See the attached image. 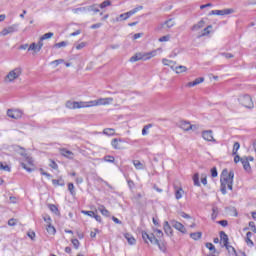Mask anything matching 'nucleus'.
I'll return each mask as SVG.
<instances>
[{
  "label": "nucleus",
  "instance_id": "nucleus-1",
  "mask_svg": "<svg viewBox=\"0 0 256 256\" xmlns=\"http://www.w3.org/2000/svg\"><path fill=\"white\" fill-rule=\"evenodd\" d=\"M235 178V172L231 170L224 169L220 176V183H221V193L222 195H227V188L230 191H233V179Z\"/></svg>",
  "mask_w": 256,
  "mask_h": 256
},
{
  "label": "nucleus",
  "instance_id": "nucleus-2",
  "mask_svg": "<svg viewBox=\"0 0 256 256\" xmlns=\"http://www.w3.org/2000/svg\"><path fill=\"white\" fill-rule=\"evenodd\" d=\"M156 56H157V50H154L145 54L138 53L130 58V63H137V61H147L149 59H152V57H156Z\"/></svg>",
  "mask_w": 256,
  "mask_h": 256
},
{
  "label": "nucleus",
  "instance_id": "nucleus-3",
  "mask_svg": "<svg viewBox=\"0 0 256 256\" xmlns=\"http://www.w3.org/2000/svg\"><path fill=\"white\" fill-rule=\"evenodd\" d=\"M22 74L23 69L21 67L14 68L7 74L5 81L7 83H13V81H15V79H19L20 75Z\"/></svg>",
  "mask_w": 256,
  "mask_h": 256
},
{
  "label": "nucleus",
  "instance_id": "nucleus-4",
  "mask_svg": "<svg viewBox=\"0 0 256 256\" xmlns=\"http://www.w3.org/2000/svg\"><path fill=\"white\" fill-rule=\"evenodd\" d=\"M111 103H113L112 97L100 98V99L88 102L86 107H99L101 105H111Z\"/></svg>",
  "mask_w": 256,
  "mask_h": 256
},
{
  "label": "nucleus",
  "instance_id": "nucleus-5",
  "mask_svg": "<svg viewBox=\"0 0 256 256\" xmlns=\"http://www.w3.org/2000/svg\"><path fill=\"white\" fill-rule=\"evenodd\" d=\"M238 101L240 105H242L243 107H246L247 109H253L254 107L253 99L251 98V96L247 94L239 96Z\"/></svg>",
  "mask_w": 256,
  "mask_h": 256
},
{
  "label": "nucleus",
  "instance_id": "nucleus-6",
  "mask_svg": "<svg viewBox=\"0 0 256 256\" xmlns=\"http://www.w3.org/2000/svg\"><path fill=\"white\" fill-rule=\"evenodd\" d=\"M17 31H19V24H13L11 26H8L7 28H4L0 32V35L2 37H5L6 35H11V33H17Z\"/></svg>",
  "mask_w": 256,
  "mask_h": 256
},
{
  "label": "nucleus",
  "instance_id": "nucleus-7",
  "mask_svg": "<svg viewBox=\"0 0 256 256\" xmlns=\"http://www.w3.org/2000/svg\"><path fill=\"white\" fill-rule=\"evenodd\" d=\"M220 239L223 242L224 247L227 249V251H229V249H232L233 253H237V251H235V248L229 245V236H227V234L224 231L220 232Z\"/></svg>",
  "mask_w": 256,
  "mask_h": 256
},
{
  "label": "nucleus",
  "instance_id": "nucleus-8",
  "mask_svg": "<svg viewBox=\"0 0 256 256\" xmlns=\"http://www.w3.org/2000/svg\"><path fill=\"white\" fill-rule=\"evenodd\" d=\"M65 106L67 109H83V107H87V105H85V102H76L71 100H68Z\"/></svg>",
  "mask_w": 256,
  "mask_h": 256
},
{
  "label": "nucleus",
  "instance_id": "nucleus-9",
  "mask_svg": "<svg viewBox=\"0 0 256 256\" xmlns=\"http://www.w3.org/2000/svg\"><path fill=\"white\" fill-rule=\"evenodd\" d=\"M27 165H29L30 167H28ZM21 167L28 171V173H32L33 168L31 167H33V158H31L30 156H25V162H21Z\"/></svg>",
  "mask_w": 256,
  "mask_h": 256
},
{
  "label": "nucleus",
  "instance_id": "nucleus-10",
  "mask_svg": "<svg viewBox=\"0 0 256 256\" xmlns=\"http://www.w3.org/2000/svg\"><path fill=\"white\" fill-rule=\"evenodd\" d=\"M171 225H172V227H174V229H176L177 231H180V233H184V234L187 233V229L181 222L172 220Z\"/></svg>",
  "mask_w": 256,
  "mask_h": 256
},
{
  "label": "nucleus",
  "instance_id": "nucleus-11",
  "mask_svg": "<svg viewBox=\"0 0 256 256\" xmlns=\"http://www.w3.org/2000/svg\"><path fill=\"white\" fill-rule=\"evenodd\" d=\"M7 115L11 119H21V117H23V112L21 110H8Z\"/></svg>",
  "mask_w": 256,
  "mask_h": 256
},
{
  "label": "nucleus",
  "instance_id": "nucleus-12",
  "mask_svg": "<svg viewBox=\"0 0 256 256\" xmlns=\"http://www.w3.org/2000/svg\"><path fill=\"white\" fill-rule=\"evenodd\" d=\"M202 137L205 141L215 142V138H213V131L206 130L202 132Z\"/></svg>",
  "mask_w": 256,
  "mask_h": 256
},
{
  "label": "nucleus",
  "instance_id": "nucleus-13",
  "mask_svg": "<svg viewBox=\"0 0 256 256\" xmlns=\"http://www.w3.org/2000/svg\"><path fill=\"white\" fill-rule=\"evenodd\" d=\"M60 154L62 155V157H66V159H74L75 157V154L72 151L67 150L66 148L60 149Z\"/></svg>",
  "mask_w": 256,
  "mask_h": 256
},
{
  "label": "nucleus",
  "instance_id": "nucleus-14",
  "mask_svg": "<svg viewBox=\"0 0 256 256\" xmlns=\"http://www.w3.org/2000/svg\"><path fill=\"white\" fill-rule=\"evenodd\" d=\"M179 127L183 131H191V129H193V125H191V123H189L187 121H180L179 122Z\"/></svg>",
  "mask_w": 256,
  "mask_h": 256
},
{
  "label": "nucleus",
  "instance_id": "nucleus-15",
  "mask_svg": "<svg viewBox=\"0 0 256 256\" xmlns=\"http://www.w3.org/2000/svg\"><path fill=\"white\" fill-rule=\"evenodd\" d=\"M235 13V10L233 8H228V9H224V10H215V14L216 15H231Z\"/></svg>",
  "mask_w": 256,
  "mask_h": 256
},
{
  "label": "nucleus",
  "instance_id": "nucleus-16",
  "mask_svg": "<svg viewBox=\"0 0 256 256\" xmlns=\"http://www.w3.org/2000/svg\"><path fill=\"white\" fill-rule=\"evenodd\" d=\"M203 81H205V78L203 77L196 78L193 82H188L186 87H196V85H201Z\"/></svg>",
  "mask_w": 256,
  "mask_h": 256
},
{
  "label": "nucleus",
  "instance_id": "nucleus-17",
  "mask_svg": "<svg viewBox=\"0 0 256 256\" xmlns=\"http://www.w3.org/2000/svg\"><path fill=\"white\" fill-rule=\"evenodd\" d=\"M172 71H175V73H177V75L181 74V73H186L187 68L183 65L180 66H171Z\"/></svg>",
  "mask_w": 256,
  "mask_h": 256
},
{
  "label": "nucleus",
  "instance_id": "nucleus-18",
  "mask_svg": "<svg viewBox=\"0 0 256 256\" xmlns=\"http://www.w3.org/2000/svg\"><path fill=\"white\" fill-rule=\"evenodd\" d=\"M143 9V6H138L128 12H126V17H133V15H135V13H138V11H141Z\"/></svg>",
  "mask_w": 256,
  "mask_h": 256
},
{
  "label": "nucleus",
  "instance_id": "nucleus-19",
  "mask_svg": "<svg viewBox=\"0 0 256 256\" xmlns=\"http://www.w3.org/2000/svg\"><path fill=\"white\" fill-rule=\"evenodd\" d=\"M241 163L245 171H251V164H249V159L241 158Z\"/></svg>",
  "mask_w": 256,
  "mask_h": 256
},
{
  "label": "nucleus",
  "instance_id": "nucleus-20",
  "mask_svg": "<svg viewBox=\"0 0 256 256\" xmlns=\"http://www.w3.org/2000/svg\"><path fill=\"white\" fill-rule=\"evenodd\" d=\"M126 241L130 244V245H135V243H137V240H135V238L133 237V235L126 233L124 235Z\"/></svg>",
  "mask_w": 256,
  "mask_h": 256
},
{
  "label": "nucleus",
  "instance_id": "nucleus-21",
  "mask_svg": "<svg viewBox=\"0 0 256 256\" xmlns=\"http://www.w3.org/2000/svg\"><path fill=\"white\" fill-rule=\"evenodd\" d=\"M205 27V20H200L197 24L192 27V31H199Z\"/></svg>",
  "mask_w": 256,
  "mask_h": 256
},
{
  "label": "nucleus",
  "instance_id": "nucleus-22",
  "mask_svg": "<svg viewBox=\"0 0 256 256\" xmlns=\"http://www.w3.org/2000/svg\"><path fill=\"white\" fill-rule=\"evenodd\" d=\"M86 10H87V13H91V11L93 13H99V7L97 4H93V5H90V6H86Z\"/></svg>",
  "mask_w": 256,
  "mask_h": 256
},
{
  "label": "nucleus",
  "instance_id": "nucleus-23",
  "mask_svg": "<svg viewBox=\"0 0 256 256\" xmlns=\"http://www.w3.org/2000/svg\"><path fill=\"white\" fill-rule=\"evenodd\" d=\"M210 29H213V25H208L206 28H204L202 30L201 35H199V37H207V35H209V33H211Z\"/></svg>",
  "mask_w": 256,
  "mask_h": 256
},
{
  "label": "nucleus",
  "instance_id": "nucleus-24",
  "mask_svg": "<svg viewBox=\"0 0 256 256\" xmlns=\"http://www.w3.org/2000/svg\"><path fill=\"white\" fill-rule=\"evenodd\" d=\"M164 231L166 235H171L173 233V229L171 228V225H169V222H164Z\"/></svg>",
  "mask_w": 256,
  "mask_h": 256
},
{
  "label": "nucleus",
  "instance_id": "nucleus-25",
  "mask_svg": "<svg viewBox=\"0 0 256 256\" xmlns=\"http://www.w3.org/2000/svg\"><path fill=\"white\" fill-rule=\"evenodd\" d=\"M28 51H33L34 53H39V51H41V50H40L39 46L37 45V43L33 42L28 47Z\"/></svg>",
  "mask_w": 256,
  "mask_h": 256
},
{
  "label": "nucleus",
  "instance_id": "nucleus-26",
  "mask_svg": "<svg viewBox=\"0 0 256 256\" xmlns=\"http://www.w3.org/2000/svg\"><path fill=\"white\" fill-rule=\"evenodd\" d=\"M98 210L100 211V213L104 216V217H110L111 216V212H109V210H107L105 208V206H100L98 208Z\"/></svg>",
  "mask_w": 256,
  "mask_h": 256
},
{
  "label": "nucleus",
  "instance_id": "nucleus-27",
  "mask_svg": "<svg viewBox=\"0 0 256 256\" xmlns=\"http://www.w3.org/2000/svg\"><path fill=\"white\" fill-rule=\"evenodd\" d=\"M72 11L76 15H79L80 13H87V6L79 7V8H74Z\"/></svg>",
  "mask_w": 256,
  "mask_h": 256
},
{
  "label": "nucleus",
  "instance_id": "nucleus-28",
  "mask_svg": "<svg viewBox=\"0 0 256 256\" xmlns=\"http://www.w3.org/2000/svg\"><path fill=\"white\" fill-rule=\"evenodd\" d=\"M202 236L203 233L201 232H194L190 234L191 239H193L194 241H199V239H201Z\"/></svg>",
  "mask_w": 256,
  "mask_h": 256
},
{
  "label": "nucleus",
  "instance_id": "nucleus-29",
  "mask_svg": "<svg viewBox=\"0 0 256 256\" xmlns=\"http://www.w3.org/2000/svg\"><path fill=\"white\" fill-rule=\"evenodd\" d=\"M163 27H166L167 29H171V27H175V22L173 19H169L164 22Z\"/></svg>",
  "mask_w": 256,
  "mask_h": 256
},
{
  "label": "nucleus",
  "instance_id": "nucleus-30",
  "mask_svg": "<svg viewBox=\"0 0 256 256\" xmlns=\"http://www.w3.org/2000/svg\"><path fill=\"white\" fill-rule=\"evenodd\" d=\"M162 63L163 65H165L166 67H173V65H175V62L173 60H169L167 58H163L162 59Z\"/></svg>",
  "mask_w": 256,
  "mask_h": 256
},
{
  "label": "nucleus",
  "instance_id": "nucleus-31",
  "mask_svg": "<svg viewBox=\"0 0 256 256\" xmlns=\"http://www.w3.org/2000/svg\"><path fill=\"white\" fill-rule=\"evenodd\" d=\"M121 140L114 138L111 142V145L114 149H121V145L119 144Z\"/></svg>",
  "mask_w": 256,
  "mask_h": 256
},
{
  "label": "nucleus",
  "instance_id": "nucleus-32",
  "mask_svg": "<svg viewBox=\"0 0 256 256\" xmlns=\"http://www.w3.org/2000/svg\"><path fill=\"white\" fill-rule=\"evenodd\" d=\"M104 135H108L109 137L115 135V129L113 128H105L103 130Z\"/></svg>",
  "mask_w": 256,
  "mask_h": 256
},
{
  "label": "nucleus",
  "instance_id": "nucleus-33",
  "mask_svg": "<svg viewBox=\"0 0 256 256\" xmlns=\"http://www.w3.org/2000/svg\"><path fill=\"white\" fill-rule=\"evenodd\" d=\"M46 231L49 235H55L56 233L55 227L51 224H47Z\"/></svg>",
  "mask_w": 256,
  "mask_h": 256
},
{
  "label": "nucleus",
  "instance_id": "nucleus-34",
  "mask_svg": "<svg viewBox=\"0 0 256 256\" xmlns=\"http://www.w3.org/2000/svg\"><path fill=\"white\" fill-rule=\"evenodd\" d=\"M127 19H129L127 13H123L116 17L115 21L119 23L120 21H127Z\"/></svg>",
  "mask_w": 256,
  "mask_h": 256
},
{
  "label": "nucleus",
  "instance_id": "nucleus-35",
  "mask_svg": "<svg viewBox=\"0 0 256 256\" xmlns=\"http://www.w3.org/2000/svg\"><path fill=\"white\" fill-rule=\"evenodd\" d=\"M151 127H153V124H147L143 127L142 129V135H149V130L151 129Z\"/></svg>",
  "mask_w": 256,
  "mask_h": 256
},
{
  "label": "nucleus",
  "instance_id": "nucleus-36",
  "mask_svg": "<svg viewBox=\"0 0 256 256\" xmlns=\"http://www.w3.org/2000/svg\"><path fill=\"white\" fill-rule=\"evenodd\" d=\"M133 165H134L135 169H138V170L144 169L143 163H141V161H139V160H134Z\"/></svg>",
  "mask_w": 256,
  "mask_h": 256
},
{
  "label": "nucleus",
  "instance_id": "nucleus-37",
  "mask_svg": "<svg viewBox=\"0 0 256 256\" xmlns=\"http://www.w3.org/2000/svg\"><path fill=\"white\" fill-rule=\"evenodd\" d=\"M241 149V144L239 142H235L232 149V155H237V151Z\"/></svg>",
  "mask_w": 256,
  "mask_h": 256
},
{
  "label": "nucleus",
  "instance_id": "nucleus-38",
  "mask_svg": "<svg viewBox=\"0 0 256 256\" xmlns=\"http://www.w3.org/2000/svg\"><path fill=\"white\" fill-rule=\"evenodd\" d=\"M68 191H70V194L75 197L77 195V192H75V185L73 183H68Z\"/></svg>",
  "mask_w": 256,
  "mask_h": 256
},
{
  "label": "nucleus",
  "instance_id": "nucleus-39",
  "mask_svg": "<svg viewBox=\"0 0 256 256\" xmlns=\"http://www.w3.org/2000/svg\"><path fill=\"white\" fill-rule=\"evenodd\" d=\"M193 183L196 187H200L201 183L199 182V173L194 174Z\"/></svg>",
  "mask_w": 256,
  "mask_h": 256
},
{
  "label": "nucleus",
  "instance_id": "nucleus-40",
  "mask_svg": "<svg viewBox=\"0 0 256 256\" xmlns=\"http://www.w3.org/2000/svg\"><path fill=\"white\" fill-rule=\"evenodd\" d=\"M100 9H105V7H111V0H105L99 5Z\"/></svg>",
  "mask_w": 256,
  "mask_h": 256
},
{
  "label": "nucleus",
  "instance_id": "nucleus-41",
  "mask_svg": "<svg viewBox=\"0 0 256 256\" xmlns=\"http://www.w3.org/2000/svg\"><path fill=\"white\" fill-rule=\"evenodd\" d=\"M68 44H69L68 42L62 41V42L54 44V47H56V49H61V47H67Z\"/></svg>",
  "mask_w": 256,
  "mask_h": 256
},
{
  "label": "nucleus",
  "instance_id": "nucleus-42",
  "mask_svg": "<svg viewBox=\"0 0 256 256\" xmlns=\"http://www.w3.org/2000/svg\"><path fill=\"white\" fill-rule=\"evenodd\" d=\"M52 184L55 186V187H65V182H59V180L57 179H53L52 180Z\"/></svg>",
  "mask_w": 256,
  "mask_h": 256
},
{
  "label": "nucleus",
  "instance_id": "nucleus-43",
  "mask_svg": "<svg viewBox=\"0 0 256 256\" xmlns=\"http://www.w3.org/2000/svg\"><path fill=\"white\" fill-rule=\"evenodd\" d=\"M53 35H54L53 32H48V33L44 34L42 37H40L41 41H45L47 39H51V37H53Z\"/></svg>",
  "mask_w": 256,
  "mask_h": 256
},
{
  "label": "nucleus",
  "instance_id": "nucleus-44",
  "mask_svg": "<svg viewBox=\"0 0 256 256\" xmlns=\"http://www.w3.org/2000/svg\"><path fill=\"white\" fill-rule=\"evenodd\" d=\"M103 159H104V161H106V163H114L115 162V157H113L111 155H107Z\"/></svg>",
  "mask_w": 256,
  "mask_h": 256
},
{
  "label": "nucleus",
  "instance_id": "nucleus-45",
  "mask_svg": "<svg viewBox=\"0 0 256 256\" xmlns=\"http://www.w3.org/2000/svg\"><path fill=\"white\" fill-rule=\"evenodd\" d=\"M0 171H8L11 172V167H9V165H4L2 164V162H0Z\"/></svg>",
  "mask_w": 256,
  "mask_h": 256
},
{
  "label": "nucleus",
  "instance_id": "nucleus-46",
  "mask_svg": "<svg viewBox=\"0 0 256 256\" xmlns=\"http://www.w3.org/2000/svg\"><path fill=\"white\" fill-rule=\"evenodd\" d=\"M182 197H183V189L180 188V189L176 190L175 198L179 200V199H181Z\"/></svg>",
  "mask_w": 256,
  "mask_h": 256
},
{
  "label": "nucleus",
  "instance_id": "nucleus-47",
  "mask_svg": "<svg viewBox=\"0 0 256 256\" xmlns=\"http://www.w3.org/2000/svg\"><path fill=\"white\" fill-rule=\"evenodd\" d=\"M171 39V36L170 35H166V36H162L159 38V42L160 43H167V41H169Z\"/></svg>",
  "mask_w": 256,
  "mask_h": 256
},
{
  "label": "nucleus",
  "instance_id": "nucleus-48",
  "mask_svg": "<svg viewBox=\"0 0 256 256\" xmlns=\"http://www.w3.org/2000/svg\"><path fill=\"white\" fill-rule=\"evenodd\" d=\"M150 243H152L153 245H157L159 244V240L155 238L154 234H150Z\"/></svg>",
  "mask_w": 256,
  "mask_h": 256
},
{
  "label": "nucleus",
  "instance_id": "nucleus-49",
  "mask_svg": "<svg viewBox=\"0 0 256 256\" xmlns=\"http://www.w3.org/2000/svg\"><path fill=\"white\" fill-rule=\"evenodd\" d=\"M151 234H147V232L142 233V239L145 241V243H149Z\"/></svg>",
  "mask_w": 256,
  "mask_h": 256
},
{
  "label": "nucleus",
  "instance_id": "nucleus-50",
  "mask_svg": "<svg viewBox=\"0 0 256 256\" xmlns=\"http://www.w3.org/2000/svg\"><path fill=\"white\" fill-rule=\"evenodd\" d=\"M218 211H219V208H217V207L212 208V219H213V221H215V219H217Z\"/></svg>",
  "mask_w": 256,
  "mask_h": 256
},
{
  "label": "nucleus",
  "instance_id": "nucleus-51",
  "mask_svg": "<svg viewBox=\"0 0 256 256\" xmlns=\"http://www.w3.org/2000/svg\"><path fill=\"white\" fill-rule=\"evenodd\" d=\"M49 209L52 211V213H59V208H57V206L54 204H50Z\"/></svg>",
  "mask_w": 256,
  "mask_h": 256
},
{
  "label": "nucleus",
  "instance_id": "nucleus-52",
  "mask_svg": "<svg viewBox=\"0 0 256 256\" xmlns=\"http://www.w3.org/2000/svg\"><path fill=\"white\" fill-rule=\"evenodd\" d=\"M61 63H65V60L58 59L51 62V65H55V67H58V65H61Z\"/></svg>",
  "mask_w": 256,
  "mask_h": 256
},
{
  "label": "nucleus",
  "instance_id": "nucleus-53",
  "mask_svg": "<svg viewBox=\"0 0 256 256\" xmlns=\"http://www.w3.org/2000/svg\"><path fill=\"white\" fill-rule=\"evenodd\" d=\"M71 243H72V245H73V247H74L75 249H79L80 243H79V240H78V239H72V240H71Z\"/></svg>",
  "mask_w": 256,
  "mask_h": 256
},
{
  "label": "nucleus",
  "instance_id": "nucleus-54",
  "mask_svg": "<svg viewBox=\"0 0 256 256\" xmlns=\"http://www.w3.org/2000/svg\"><path fill=\"white\" fill-rule=\"evenodd\" d=\"M8 225L9 227H15V225H17V220L11 218L10 220H8Z\"/></svg>",
  "mask_w": 256,
  "mask_h": 256
},
{
  "label": "nucleus",
  "instance_id": "nucleus-55",
  "mask_svg": "<svg viewBox=\"0 0 256 256\" xmlns=\"http://www.w3.org/2000/svg\"><path fill=\"white\" fill-rule=\"evenodd\" d=\"M83 215H88V217H95V212L93 211H82Z\"/></svg>",
  "mask_w": 256,
  "mask_h": 256
},
{
  "label": "nucleus",
  "instance_id": "nucleus-56",
  "mask_svg": "<svg viewBox=\"0 0 256 256\" xmlns=\"http://www.w3.org/2000/svg\"><path fill=\"white\" fill-rule=\"evenodd\" d=\"M156 245H158L160 251H163V253H165V251H166V249H167V248L165 247V244L160 243V242L158 241V244H156Z\"/></svg>",
  "mask_w": 256,
  "mask_h": 256
},
{
  "label": "nucleus",
  "instance_id": "nucleus-57",
  "mask_svg": "<svg viewBox=\"0 0 256 256\" xmlns=\"http://www.w3.org/2000/svg\"><path fill=\"white\" fill-rule=\"evenodd\" d=\"M206 247L209 251H215V245H213V243H206Z\"/></svg>",
  "mask_w": 256,
  "mask_h": 256
},
{
  "label": "nucleus",
  "instance_id": "nucleus-58",
  "mask_svg": "<svg viewBox=\"0 0 256 256\" xmlns=\"http://www.w3.org/2000/svg\"><path fill=\"white\" fill-rule=\"evenodd\" d=\"M201 183H203L204 185H207V175L205 174L201 175Z\"/></svg>",
  "mask_w": 256,
  "mask_h": 256
},
{
  "label": "nucleus",
  "instance_id": "nucleus-59",
  "mask_svg": "<svg viewBox=\"0 0 256 256\" xmlns=\"http://www.w3.org/2000/svg\"><path fill=\"white\" fill-rule=\"evenodd\" d=\"M100 27H103L102 23H96L90 26V28L92 29H99Z\"/></svg>",
  "mask_w": 256,
  "mask_h": 256
},
{
  "label": "nucleus",
  "instance_id": "nucleus-60",
  "mask_svg": "<svg viewBox=\"0 0 256 256\" xmlns=\"http://www.w3.org/2000/svg\"><path fill=\"white\" fill-rule=\"evenodd\" d=\"M43 219L47 225H51V216H44Z\"/></svg>",
  "mask_w": 256,
  "mask_h": 256
},
{
  "label": "nucleus",
  "instance_id": "nucleus-61",
  "mask_svg": "<svg viewBox=\"0 0 256 256\" xmlns=\"http://www.w3.org/2000/svg\"><path fill=\"white\" fill-rule=\"evenodd\" d=\"M211 175H212V177H217L218 173H217V168L216 167L211 169Z\"/></svg>",
  "mask_w": 256,
  "mask_h": 256
},
{
  "label": "nucleus",
  "instance_id": "nucleus-62",
  "mask_svg": "<svg viewBox=\"0 0 256 256\" xmlns=\"http://www.w3.org/2000/svg\"><path fill=\"white\" fill-rule=\"evenodd\" d=\"M155 232H156V236H157L159 239H161V237H163V231L157 229Z\"/></svg>",
  "mask_w": 256,
  "mask_h": 256
},
{
  "label": "nucleus",
  "instance_id": "nucleus-63",
  "mask_svg": "<svg viewBox=\"0 0 256 256\" xmlns=\"http://www.w3.org/2000/svg\"><path fill=\"white\" fill-rule=\"evenodd\" d=\"M84 47H85V42H81L80 44H78L76 46V49L79 51V50L83 49Z\"/></svg>",
  "mask_w": 256,
  "mask_h": 256
},
{
  "label": "nucleus",
  "instance_id": "nucleus-64",
  "mask_svg": "<svg viewBox=\"0 0 256 256\" xmlns=\"http://www.w3.org/2000/svg\"><path fill=\"white\" fill-rule=\"evenodd\" d=\"M241 156H239V154H236L234 157V163H239V161H241Z\"/></svg>",
  "mask_w": 256,
  "mask_h": 256
}]
</instances>
